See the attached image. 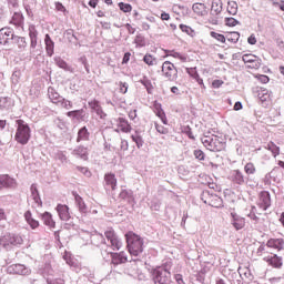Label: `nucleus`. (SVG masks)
<instances>
[{"label":"nucleus","mask_w":284,"mask_h":284,"mask_svg":"<svg viewBox=\"0 0 284 284\" xmlns=\"http://www.w3.org/2000/svg\"><path fill=\"white\" fill-rule=\"evenodd\" d=\"M126 247L131 256H139L143 254V237L136 233L129 231L125 233Z\"/></svg>","instance_id":"1"},{"label":"nucleus","mask_w":284,"mask_h":284,"mask_svg":"<svg viewBox=\"0 0 284 284\" xmlns=\"http://www.w3.org/2000/svg\"><path fill=\"white\" fill-rule=\"evenodd\" d=\"M16 135L14 139L20 145H28L32 136V130L30 125L23 120H16Z\"/></svg>","instance_id":"2"},{"label":"nucleus","mask_w":284,"mask_h":284,"mask_svg":"<svg viewBox=\"0 0 284 284\" xmlns=\"http://www.w3.org/2000/svg\"><path fill=\"white\" fill-rule=\"evenodd\" d=\"M201 142L206 150H210V152H221L222 150H225V142H223V139L214 134L204 135L201 139Z\"/></svg>","instance_id":"3"},{"label":"nucleus","mask_w":284,"mask_h":284,"mask_svg":"<svg viewBox=\"0 0 284 284\" xmlns=\"http://www.w3.org/2000/svg\"><path fill=\"white\" fill-rule=\"evenodd\" d=\"M152 277L154 283L159 284H171L172 283V273H170V268L168 265L156 266L152 271Z\"/></svg>","instance_id":"4"},{"label":"nucleus","mask_w":284,"mask_h":284,"mask_svg":"<svg viewBox=\"0 0 284 284\" xmlns=\"http://www.w3.org/2000/svg\"><path fill=\"white\" fill-rule=\"evenodd\" d=\"M23 236L14 233H8L0 237V245L3 250H12L13 246L22 245Z\"/></svg>","instance_id":"5"},{"label":"nucleus","mask_w":284,"mask_h":284,"mask_svg":"<svg viewBox=\"0 0 284 284\" xmlns=\"http://www.w3.org/2000/svg\"><path fill=\"white\" fill-rule=\"evenodd\" d=\"M104 236L109 243V247L113 252H119V250H121V247H123V242H121V239H119V236L116 235L114 230H112V229L106 230L104 232Z\"/></svg>","instance_id":"6"},{"label":"nucleus","mask_w":284,"mask_h":284,"mask_svg":"<svg viewBox=\"0 0 284 284\" xmlns=\"http://www.w3.org/2000/svg\"><path fill=\"white\" fill-rule=\"evenodd\" d=\"M28 32L30 39V54L34 57L37 55V45H39V30H37V26L29 24Z\"/></svg>","instance_id":"7"},{"label":"nucleus","mask_w":284,"mask_h":284,"mask_svg":"<svg viewBox=\"0 0 284 284\" xmlns=\"http://www.w3.org/2000/svg\"><path fill=\"white\" fill-rule=\"evenodd\" d=\"M162 72L168 81H176L179 79V70L170 61L163 62Z\"/></svg>","instance_id":"8"},{"label":"nucleus","mask_w":284,"mask_h":284,"mask_svg":"<svg viewBox=\"0 0 284 284\" xmlns=\"http://www.w3.org/2000/svg\"><path fill=\"white\" fill-rule=\"evenodd\" d=\"M257 207L263 210V212H267L270 207H272V194L268 191H262L258 194L257 199Z\"/></svg>","instance_id":"9"},{"label":"nucleus","mask_w":284,"mask_h":284,"mask_svg":"<svg viewBox=\"0 0 284 284\" xmlns=\"http://www.w3.org/2000/svg\"><path fill=\"white\" fill-rule=\"evenodd\" d=\"M14 29L10 27H3L0 29V45H9L11 41H14Z\"/></svg>","instance_id":"10"},{"label":"nucleus","mask_w":284,"mask_h":284,"mask_svg":"<svg viewBox=\"0 0 284 284\" xmlns=\"http://www.w3.org/2000/svg\"><path fill=\"white\" fill-rule=\"evenodd\" d=\"M230 181L236 187H241V185H245L247 181L245 180V175L241 170H233L230 175Z\"/></svg>","instance_id":"11"},{"label":"nucleus","mask_w":284,"mask_h":284,"mask_svg":"<svg viewBox=\"0 0 284 284\" xmlns=\"http://www.w3.org/2000/svg\"><path fill=\"white\" fill-rule=\"evenodd\" d=\"M8 274H19L20 276H28L30 268L23 264H12L7 268Z\"/></svg>","instance_id":"12"},{"label":"nucleus","mask_w":284,"mask_h":284,"mask_svg":"<svg viewBox=\"0 0 284 284\" xmlns=\"http://www.w3.org/2000/svg\"><path fill=\"white\" fill-rule=\"evenodd\" d=\"M3 187L9 190L17 187V180L8 174L0 175V190H3Z\"/></svg>","instance_id":"13"},{"label":"nucleus","mask_w":284,"mask_h":284,"mask_svg":"<svg viewBox=\"0 0 284 284\" xmlns=\"http://www.w3.org/2000/svg\"><path fill=\"white\" fill-rule=\"evenodd\" d=\"M119 199L129 205H134V192L130 189H122Z\"/></svg>","instance_id":"14"},{"label":"nucleus","mask_w":284,"mask_h":284,"mask_svg":"<svg viewBox=\"0 0 284 284\" xmlns=\"http://www.w3.org/2000/svg\"><path fill=\"white\" fill-rule=\"evenodd\" d=\"M72 156L75 159H81L82 161H88V146L78 145L71 151Z\"/></svg>","instance_id":"15"},{"label":"nucleus","mask_w":284,"mask_h":284,"mask_svg":"<svg viewBox=\"0 0 284 284\" xmlns=\"http://www.w3.org/2000/svg\"><path fill=\"white\" fill-rule=\"evenodd\" d=\"M264 261L272 267H275V270H281L283 267V257L276 254L264 257Z\"/></svg>","instance_id":"16"},{"label":"nucleus","mask_w":284,"mask_h":284,"mask_svg":"<svg viewBox=\"0 0 284 284\" xmlns=\"http://www.w3.org/2000/svg\"><path fill=\"white\" fill-rule=\"evenodd\" d=\"M89 108L93 112H95V114L100 116V119L102 120H104L108 116V114L104 113L103 108L101 106V103L98 100L89 101Z\"/></svg>","instance_id":"17"},{"label":"nucleus","mask_w":284,"mask_h":284,"mask_svg":"<svg viewBox=\"0 0 284 284\" xmlns=\"http://www.w3.org/2000/svg\"><path fill=\"white\" fill-rule=\"evenodd\" d=\"M231 223L235 230H243L245 227V217L232 212L231 213Z\"/></svg>","instance_id":"18"},{"label":"nucleus","mask_w":284,"mask_h":284,"mask_svg":"<svg viewBox=\"0 0 284 284\" xmlns=\"http://www.w3.org/2000/svg\"><path fill=\"white\" fill-rule=\"evenodd\" d=\"M253 92L261 103H266V101H270V91L267 89L256 87Z\"/></svg>","instance_id":"19"},{"label":"nucleus","mask_w":284,"mask_h":284,"mask_svg":"<svg viewBox=\"0 0 284 284\" xmlns=\"http://www.w3.org/2000/svg\"><path fill=\"white\" fill-rule=\"evenodd\" d=\"M104 187L105 190H116V175L114 173H106L104 175Z\"/></svg>","instance_id":"20"},{"label":"nucleus","mask_w":284,"mask_h":284,"mask_svg":"<svg viewBox=\"0 0 284 284\" xmlns=\"http://www.w3.org/2000/svg\"><path fill=\"white\" fill-rule=\"evenodd\" d=\"M59 219H61L62 221H69L70 219H72V216H70V207H68V205L65 204H58L55 207Z\"/></svg>","instance_id":"21"},{"label":"nucleus","mask_w":284,"mask_h":284,"mask_svg":"<svg viewBox=\"0 0 284 284\" xmlns=\"http://www.w3.org/2000/svg\"><path fill=\"white\" fill-rule=\"evenodd\" d=\"M267 247H271L273 250H277V252H281V250L284 248V239L283 237H272L266 243Z\"/></svg>","instance_id":"22"},{"label":"nucleus","mask_w":284,"mask_h":284,"mask_svg":"<svg viewBox=\"0 0 284 284\" xmlns=\"http://www.w3.org/2000/svg\"><path fill=\"white\" fill-rule=\"evenodd\" d=\"M90 141V131L88 126H82L78 130L75 143H82Z\"/></svg>","instance_id":"23"},{"label":"nucleus","mask_w":284,"mask_h":284,"mask_svg":"<svg viewBox=\"0 0 284 284\" xmlns=\"http://www.w3.org/2000/svg\"><path fill=\"white\" fill-rule=\"evenodd\" d=\"M111 263L113 265H121L123 263H128V254L125 252L113 253L111 257Z\"/></svg>","instance_id":"24"},{"label":"nucleus","mask_w":284,"mask_h":284,"mask_svg":"<svg viewBox=\"0 0 284 284\" xmlns=\"http://www.w3.org/2000/svg\"><path fill=\"white\" fill-rule=\"evenodd\" d=\"M24 21H26V18L23 17V13L14 12L12 18H11L10 23H12V26H16V28H22L23 29Z\"/></svg>","instance_id":"25"},{"label":"nucleus","mask_w":284,"mask_h":284,"mask_svg":"<svg viewBox=\"0 0 284 284\" xmlns=\"http://www.w3.org/2000/svg\"><path fill=\"white\" fill-rule=\"evenodd\" d=\"M113 250L110 247V244L108 243H102L101 246V256L104 261H112V254H114V252H112Z\"/></svg>","instance_id":"26"},{"label":"nucleus","mask_w":284,"mask_h":284,"mask_svg":"<svg viewBox=\"0 0 284 284\" xmlns=\"http://www.w3.org/2000/svg\"><path fill=\"white\" fill-rule=\"evenodd\" d=\"M30 192L36 205H38V207H41L43 205V201H41V195L39 194V189L37 187V184H31Z\"/></svg>","instance_id":"27"},{"label":"nucleus","mask_w":284,"mask_h":284,"mask_svg":"<svg viewBox=\"0 0 284 284\" xmlns=\"http://www.w3.org/2000/svg\"><path fill=\"white\" fill-rule=\"evenodd\" d=\"M44 45H45V52L49 57H53L54 54V41L52 38L47 33L44 36Z\"/></svg>","instance_id":"28"},{"label":"nucleus","mask_w":284,"mask_h":284,"mask_svg":"<svg viewBox=\"0 0 284 284\" xmlns=\"http://www.w3.org/2000/svg\"><path fill=\"white\" fill-rule=\"evenodd\" d=\"M54 63L55 65H58V68H60L61 70H64V72H71V73L74 72V69L70 67V64H68V62H65V60H63L61 57H55Z\"/></svg>","instance_id":"29"},{"label":"nucleus","mask_w":284,"mask_h":284,"mask_svg":"<svg viewBox=\"0 0 284 284\" xmlns=\"http://www.w3.org/2000/svg\"><path fill=\"white\" fill-rule=\"evenodd\" d=\"M67 116H70V119H75L77 121H85V110H73L69 111L67 113Z\"/></svg>","instance_id":"30"},{"label":"nucleus","mask_w":284,"mask_h":284,"mask_svg":"<svg viewBox=\"0 0 284 284\" xmlns=\"http://www.w3.org/2000/svg\"><path fill=\"white\" fill-rule=\"evenodd\" d=\"M48 97L51 103H61V100L63 99L61 98V94H59V92H57V90L53 87L48 88Z\"/></svg>","instance_id":"31"},{"label":"nucleus","mask_w":284,"mask_h":284,"mask_svg":"<svg viewBox=\"0 0 284 284\" xmlns=\"http://www.w3.org/2000/svg\"><path fill=\"white\" fill-rule=\"evenodd\" d=\"M118 128H120L121 132L126 134L128 132H132V125H130V122H128L125 118L118 119Z\"/></svg>","instance_id":"32"},{"label":"nucleus","mask_w":284,"mask_h":284,"mask_svg":"<svg viewBox=\"0 0 284 284\" xmlns=\"http://www.w3.org/2000/svg\"><path fill=\"white\" fill-rule=\"evenodd\" d=\"M223 12V2L221 0H213L211 4V14L219 16Z\"/></svg>","instance_id":"33"},{"label":"nucleus","mask_w":284,"mask_h":284,"mask_svg":"<svg viewBox=\"0 0 284 284\" xmlns=\"http://www.w3.org/2000/svg\"><path fill=\"white\" fill-rule=\"evenodd\" d=\"M166 57H173V59H179L180 61H182V63H186L187 62V55L176 52L174 50H165L164 51Z\"/></svg>","instance_id":"34"},{"label":"nucleus","mask_w":284,"mask_h":284,"mask_svg":"<svg viewBox=\"0 0 284 284\" xmlns=\"http://www.w3.org/2000/svg\"><path fill=\"white\" fill-rule=\"evenodd\" d=\"M75 204L81 214H88V205H85V202L81 195H75Z\"/></svg>","instance_id":"35"},{"label":"nucleus","mask_w":284,"mask_h":284,"mask_svg":"<svg viewBox=\"0 0 284 284\" xmlns=\"http://www.w3.org/2000/svg\"><path fill=\"white\" fill-rule=\"evenodd\" d=\"M14 105V101L11 98L2 97L0 98V110H10Z\"/></svg>","instance_id":"36"},{"label":"nucleus","mask_w":284,"mask_h":284,"mask_svg":"<svg viewBox=\"0 0 284 284\" xmlns=\"http://www.w3.org/2000/svg\"><path fill=\"white\" fill-rule=\"evenodd\" d=\"M140 83L144 85L148 94H152L154 85H152V80L149 79L148 75H143V78L140 80Z\"/></svg>","instance_id":"37"},{"label":"nucleus","mask_w":284,"mask_h":284,"mask_svg":"<svg viewBox=\"0 0 284 284\" xmlns=\"http://www.w3.org/2000/svg\"><path fill=\"white\" fill-rule=\"evenodd\" d=\"M132 142L135 143L138 150H141L143 144L145 143L143 141V136H141V132L135 131L134 134L131 135Z\"/></svg>","instance_id":"38"},{"label":"nucleus","mask_w":284,"mask_h":284,"mask_svg":"<svg viewBox=\"0 0 284 284\" xmlns=\"http://www.w3.org/2000/svg\"><path fill=\"white\" fill-rule=\"evenodd\" d=\"M209 205L211 207H223V199H221V196L213 194L211 196V201L209 202Z\"/></svg>","instance_id":"39"},{"label":"nucleus","mask_w":284,"mask_h":284,"mask_svg":"<svg viewBox=\"0 0 284 284\" xmlns=\"http://www.w3.org/2000/svg\"><path fill=\"white\" fill-rule=\"evenodd\" d=\"M13 43H16L19 50H26L28 48V42L26 41V37L16 36L13 38Z\"/></svg>","instance_id":"40"},{"label":"nucleus","mask_w":284,"mask_h":284,"mask_svg":"<svg viewBox=\"0 0 284 284\" xmlns=\"http://www.w3.org/2000/svg\"><path fill=\"white\" fill-rule=\"evenodd\" d=\"M42 221H43L44 225H48L49 227H54L57 225V223L52 219V214H50V212H45L42 215Z\"/></svg>","instance_id":"41"},{"label":"nucleus","mask_w":284,"mask_h":284,"mask_svg":"<svg viewBox=\"0 0 284 284\" xmlns=\"http://www.w3.org/2000/svg\"><path fill=\"white\" fill-rule=\"evenodd\" d=\"M193 12H195V14H199L200 17H204L205 16V4L203 3H194L192 7Z\"/></svg>","instance_id":"42"},{"label":"nucleus","mask_w":284,"mask_h":284,"mask_svg":"<svg viewBox=\"0 0 284 284\" xmlns=\"http://www.w3.org/2000/svg\"><path fill=\"white\" fill-rule=\"evenodd\" d=\"M239 39H241V33L233 31L226 34V41L231 43H239Z\"/></svg>","instance_id":"43"},{"label":"nucleus","mask_w":284,"mask_h":284,"mask_svg":"<svg viewBox=\"0 0 284 284\" xmlns=\"http://www.w3.org/2000/svg\"><path fill=\"white\" fill-rule=\"evenodd\" d=\"M227 12H229V14H232V16H234L239 12V4L236 3V1H229Z\"/></svg>","instance_id":"44"},{"label":"nucleus","mask_w":284,"mask_h":284,"mask_svg":"<svg viewBox=\"0 0 284 284\" xmlns=\"http://www.w3.org/2000/svg\"><path fill=\"white\" fill-rule=\"evenodd\" d=\"M266 149H268L270 152H272L273 156H278L281 154V148H278L274 142H270L266 145Z\"/></svg>","instance_id":"45"},{"label":"nucleus","mask_w":284,"mask_h":284,"mask_svg":"<svg viewBox=\"0 0 284 284\" xmlns=\"http://www.w3.org/2000/svg\"><path fill=\"white\" fill-rule=\"evenodd\" d=\"M150 210H153L154 212H159L161 210V201L159 199H153L149 202Z\"/></svg>","instance_id":"46"},{"label":"nucleus","mask_w":284,"mask_h":284,"mask_svg":"<svg viewBox=\"0 0 284 284\" xmlns=\"http://www.w3.org/2000/svg\"><path fill=\"white\" fill-rule=\"evenodd\" d=\"M213 194L210 191L205 190L201 193V201L205 203V205H210V201L212 200Z\"/></svg>","instance_id":"47"},{"label":"nucleus","mask_w":284,"mask_h":284,"mask_svg":"<svg viewBox=\"0 0 284 284\" xmlns=\"http://www.w3.org/2000/svg\"><path fill=\"white\" fill-rule=\"evenodd\" d=\"M244 172L245 174H247L248 176L251 174H256V166H254V163H246L245 166H244Z\"/></svg>","instance_id":"48"},{"label":"nucleus","mask_w":284,"mask_h":284,"mask_svg":"<svg viewBox=\"0 0 284 284\" xmlns=\"http://www.w3.org/2000/svg\"><path fill=\"white\" fill-rule=\"evenodd\" d=\"M250 64L247 65L248 69L251 70H258V68H261L263 61L261 60V58H256L255 60H253L252 62H248Z\"/></svg>","instance_id":"49"},{"label":"nucleus","mask_w":284,"mask_h":284,"mask_svg":"<svg viewBox=\"0 0 284 284\" xmlns=\"http://www.w3.org/2000/svg\"><path fill=\"white\" fill-rule=\"evenodd\" d=\"M281 170V166H275L272 172L267 173L264 178V185H272V173L278 172Z\"/></svg>","instance_id":"50"},{"label":"nucleus","mask_w":284,"mask_h":284,"mask_svg":"<svg viewBox=\"0 0 284 284\" xmlns=\"http://www.w3.org/2000/svg\"><path fill=\"white\" fill-rule=\"evenodd\" d=\"M180 30L182 32H185V34H189V37H195L196 36V32H194L192 30V28L186 26V24H180Z\"/></svg>","instance_id":"51"},{"label":"nucleus","mask_w":284,"mask_h":284,"mask_svg":"<svg viewBox=\"0 0 284 284\" xmlns=\"http://www.w3.org/2000/svg\"><path fill=\"white\" fill-rule=\"evenodd\" d=\"M224 21L225 26H229V28H234L241 24V22L234 18H225Z\"/></svg>","instance_id":"52"},{"label":"nucleus","mask_w":284,"mask_h":284,"mask_svg":"<svg viewBox=\"0 0 284 284\" xmlns=\"http://www.w3.org/2000/svg\"><path fill=\"white\" fill-rule=\"evenodd\" d=\"M211 37L213 39H216V41H219L220 43H225L226 41V37L221 34V33H216L215 31H211Z\"/></svg>","instance_id":"53"},{"label":"nucleus","mask_w":284,"mask_h":284,"mask_svg":"<svg viewBox=\"0 0 284 284\" xmlns=\"http://www.w3.org/2000/svg\"><path fill=\"white\" fill-rule=\"evenodd\" d=\"M75 169L78 170V172H81V174H83L88 179L92 176V172H90V169H88V166H75Z\"/></svg>","instance_id":"54"},{"label":"nucleus","mask_w":284,"mask_h":284,"mask_svg":"<svg viewBox=\"0 0 284 284\" xmlns=\"http://www.w3.org/2000/svg\"><path fill=\"white\" fill-rule=\"evenodd\" d=\"M143 61L146 65H154V63H156V58L152 57V54H145Z\"/></svg>","instance_id":"55"},{"label":"nucleus","mask_w":284,"mask_h":284,"mask_svg":"<svg viewBox=\"0 0 284 284\" xmlns=\"http://www.w3.org/2000/svg\"><path fill=\"white\" fill-rule=\"evenodd\" d=\"M247 216L248 219H251V221H255V223H258V221H261V219L256 216V206H252L251 212Z\"/></svg>","instance_id":"56"},{"label":"nucleus","mask_w":284,"mask_h":284,"mask_svg":"<svg viewBox=\"0 0 284 284\" xmlns=\"http://www.w3.org/2000/svg\"><path fill=\"white\" fill-rule=\"evenodd\" d=\"M257 57L255 54L252 53H246L242 57V61L244 63H252Z\"/></svg>","instance_id":"57"},{"label":"nucleus","mask_w":284,"mask_h":284,"mask_svg":"<svg viewBox=\"0 0 284 284\" xmlns=\"http://www.w3.org/2000/svg\"><path fill=\"white\" fill-rule=\"evenodd\" d=\"M119 8L122 12H132V4L130 3L120 2Z\"/></svg>","instance_id":"58"},{"label":"nucleus","mask_w":284,"mask_h":284,"mask_svg":"<svg viewBox=\"0 0 284 284\" xmlns=\"http://www.w3.org/2000/svg\"><path fill=\"white\" fill-rule=\"evenodd\" d=\"M60 103L64 110H72L73 108L72 102L70 100H65V98H62Z\"/></svg>","instance_id":"59"},{"label":"nucleus","mask_w":284,"mask_h":284,"mask_svg":"<svg viewBox=\"0 0 284 284\" xmlns=\"http://www.w3.org/2000/svg\"><path fill=\"white\" fill-rule=\"evenodd\" d=\"M193 155L197 161H205V153L201 150H194Z\"/></svg>","instance_id":"60"},{"label":"nucleus","mask_w":284,"mask_h":284,"mask_svg":"<svg viewBox=\"0 0 284 284\" xmlns=\"http://www.w3.org/2000/svg\"><path fill=\"white\" fill-rule=\"evenodd\" d=\"M48 284H65V280L61 277L47 278Z\"/></svg>","instance_id":"61"},{"label":"nucleus","mask_w":284,"mask_h":284,"mask_svg":"<svg viewBox=\"0 0 284 284\" xmlns=\"http://www.w3.org/2000/svg\"><path fill=\"white\" fill-rule=\"evenodd\" d=\"M55 159L58 161H61V163H65V161H68V156H65V153H63V151H58L55 153Z\"/></svg>","instance_id":"62"},{"label":"nucleus","mask_w":284,"mask_h":284,"mask_svg":"<svg viewBox=\"0 0 284 284\" xmlns=\"http://www.w3.org/2000/svg\"><path fill=\"white\" fill-rule=\"evenodd\" d=\"M155 130L156 132H159V134H168V128L159 124V123H155Z\"/></svg>","instance_id":"63"},{"label":"nucleus","mask_w":284,"mask_h":284,"mask_svg":"<svg viewBox=\"0 0 284 284\" xmlns=\"http://www.w3.org/2000/svg\"><path fill=\"white\" fill-rule=\"evenodd\" d=\"M128 88H130L128 82H120V92H121V94H126L128 93Z\"/></svg>","instance_id":"64"}]
</instances>
